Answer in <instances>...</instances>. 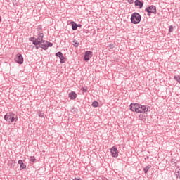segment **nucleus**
Masks as SVG:
<instances>
[{
    "mask_svg": "<svg viewBox=\"0 0 180 180\" xmlns=\"http://www.w3.org/2000/svg\"><path fill=\"white\" fill-rule=\"evenodd\" d=\"M4 120L8 123H13V122H18V115L13 112H7L4 115Z\"/></svg>",
    "mask_w": 180,
    "mask_h": 180,
    "instance_id": "nucleus-1",
    "label": "nucleus"
},
{
    "mask_svg": "<svg viewBox=\"0 0 180 180\" xmlns=\"http://www.w3.org/2000/svg\"><path fill=\"white\" fill-rule=\"evenodd\" d=\"M131 22L134 25H137L141 22V15L139 13H134L131 16Z\"/></svg>",
    "mask_w": 180,
    "mask_h": 180,
    "instance_id": "nucleus-2",
    "label": "nucleus"
},
{
    "mask_svg": "<svg viewBox=\"0 0 180 180\" xmlns=\"http://www.w3.org/2000/svg\"><path fill=\"white\" fill-rule=\"evenodd\" d=\"M145 12L148 13V16H151V13L157 14V7L154 5L150 6L145 9Z\"/></svg>",
    "mask_w": 180,
    "mask_h": 180,
    "instance_id": "nucleus-3",
    "label": "nucleus"
},
{
    "mask_svg": "<svg viewBox=\"0 0 180 180\" xmlns=\"http://www.w3.org/2000/svg\"><path fill=\"white\" fill-rule=\"evenodd\" d=\"M39 45L43 50H47L49 47H53V43L44 40L41 41Z\"/></svg>",
    "mask_w": 180,
    "mask_h": 180,
    "instance_id": "nucleus-4",
    "label": "nucleus"
},
{
    "mask_svg": "<svg viewBox=\"0 0 180 180\" xmlns=\"http://www.w3.org/2000/svg\"><path fill=\"white\" fill-rule=\"evenodd\" d=\"M140 106H141V104H139L136 103H131L129 105L130 110H131L132 112H136V113H139Z\"/></svg>",
    "mask_w": 180,
    "mask_h": 180,
    "instance_id": "nucleus-5",
    "label": "nucleus"
},
{
    "mask_svg": "<svg viewBox=\"0 0 180 180\" xmlns=\"http://www.w3.org/2000/svg\"><path fill=\"white\" fill-rule=\"evenodd\" d=\"M15 61L18 64H23V56L22 54L18 53L15 56Z\"/></svg>",
    "mask_w": 180,
    "mask_h": 180,
    "instance_id": "nucleus-6",
    "label": "nucleus"
},
{
    "mask_svg": "<svg viewBox=\"0 0 180 180\" xmlns=\"http://www.w3.org/2000/svg\"><path fill=\"white\" fill-rule=\"evenodd\" d=\"M91 58H92V51H86L84 56V61H89Z\"/></svg>",
    "mask_w": 180,
    "mask_h": 180,
    "instance_id": "nucleus-7",
    "label": "nucleus"
},
{
    "mask_svg": "<svg viewBox=\"0 0 180 180\" xmlns=\"http://www.w3.org/2000/svg\"><path fill=\"white\" fill-rule=\"evenodd\" d=\"M148 112V106H146V105H140L139 107V110H138V113H146L147 114V112Z\"/></svg>",
    "mask_w": 180,
    "mask_h": 180,
    "instance_id": "nucleus-8",
    "label": "nucleus"
},
{
    "mask_svg": "<svg viewBox=\"0 0 180 180\" xmlns=\"http://www.w3.org/2000/svg\"><path fill=\"white\" fill-rule=\"evenodd\" d=\"M110 153L112 155V157H118L119 156V151L117 150V148L113 146L111 149H110Z\"/></svg>",
    "mask_w": 180,
    "mask_h": 180,
    "instance_id": "nucleus-9",
    "label": "nucleus"
},
{
    "mask_svg": "<svg viewBox=\"0 0 180 180\" xmlns=\"http://www.w3.org/2000/svg\"><path fill=\"white\" fill-rule=\"evenodd\" d=\"M18 164L20 165V171H22V169H26V165L23 163L22 160H19Z\"/></svg>",
    "mask_w": 180,
    "mask_h": 180,
    "instance_id": "nucleus-10",
    "label": "nucleus"
},
{
    "mask_svg": "<svg viewBox=\"0 0 180 180\" xmlns=\"http://www.w3.org/2000/svg\"><path fill=\"white\" fill-rule=\"evenodd\" d=\"M144 5V3L140 0H136L135 1V6H139V9H141L143 8V6Z\"/></svg>",
    "mask_w": 180,
    "mask_h": 180,
    "instance_id": "nucleus-11",
    "label": "nucleus"
},
{
    "mask_svg": "<svg viewBox=\"0 0 180 180\" xmlns=\"http://www.w3.org/2000/svg\"><path fill=\"white\" fill-rule=\"evenodd\" d=\"M77 93H75V91H72L70 93H69V98L70 99L74 100V99H77Z\"/></svg>",
    "mask_w": 180,
    "mask_h": 180,
    "instance_id": "nucleus-12",
    "label": "nucleus"
},
{
    "mask_svg": "<svg viewBox=\"0 0 180 180\" xmlns=\"http://www.w3.org/2000/svg\"><path fill=\"white\" fill-rule=\"evenodd\" d=\"M43 37H44V34H43V32H39L37 39L40 43V41H43Z\"/></svg>",
    "mask_w": 180,
    "mask_h": 180,
    "instance_id": "nucleus-13",
    "label": "nucleus"
},
{
    "mask_svg": "<svg viewBox=\"0 0 180 180\" xmlns=\"http://www.w3.org/2000/svg\"><path fill=\"white\" fill-rule=\"evenodd\" d=\"M70 23L72 25V30H77V29H78V25L75 23V22L72 21Z\"/></svg>",
    "mask_w": 180,
    "mask_h": 180,
    "instance_id": "nucleus-14",
    "label": "nucleus"
},
{
    "mask_svg": "<svg viewBox=\"0 0 180 180\" xmlns=\"http://www.w3.org/2000/svg\"><path fill=\"white\" fill-rule=\"evenodd\" d=\"M32 44H34V46H39V44H40V42L37 39V38H34V40H32Z\"/></svg>",
    "mask_w": 180,
    "mask_h": 180,
    "instance_id": "nucleus-15",
    "label": "nucleus"
},
{
    "mask_svg": "<svg viewBox=\"0 0 180 180\" xmlns=\"http://www.w3.org/2000/svg\"><path fill=\"white\" fill-rule=\"evenodd\" d=\"M91 106H93V108H98L99 106V103L96 101H94L92 103Z\"/></svg>",
    "mask_w": 180,
    "mask_h": 180,
    "instance_id": "nucleus-16",
    "label": "nucleus"
},
{
    "mask_svg": "<svg viewBox=\"0 0 180 180\" xmlns=\"http://www.w3.org/2000/svg\"><path fill=\"white\" fill-rule=\"evenodd\" d=\"M150 168H151V165H148V166H146L144 169V173L147 174V172H148V170L150 169Z\"/></svg>",
    "mask_w": 180,
    "mask_h": 180,
    "instance_id": "nucleus-17",
    "label": "nucleus"
},
{
    "mask_svg": "<svg viewBox=\"0 0 180 180\" xmlns=\"http://www.w3.org/2000/svg\"><path fill=\"white\" fill-rule=\"evenodd\" d=\"M59 58L60 60V64H64V63H65V61L64 60H65V57H64L63 55L62 56H60Z\"/></svg>",
    "mask_w": 180,
    "mask_h": 180,
    "instance_id": "nucleus-18",
    "label": "nucleus"
},
{
    "mask_svg": "<svg viewBox=\"0 0 180 180\" xmlns=\"http://www.w3.org/2000/svg\"><path fill=\"white\" fill-rule=\"evenodd\" d=\"M73 43H74V46L75 47H78V46H79V42H78V41H77L76 39L73 40Z\"/></svg>",
    "mask_w": 180,
    "mask_h": 180,
    "instance_id": "nucleus-19",
    "label": "nucleus"
},
{
    "mask_svg": "<svg viewBox=\"0 0 180 180\" xmlns=\"http://www.w3.org/2000/svg\"><path fill=\"white\" fill-rule=\"evenodd\" d=\"M30 162H36V158L34 156L30 157Z\"/></svg>",
    "mask_w": 180,
    "mask_h": 180,
    "instance_id": "nucleus-20",
    "label": "nucleus"
},
{
    "mask_svg": "<svg viewBox=\"0 0 180 180\" xmlns=\"http://www.w3.org/2000/svg\"><path fill=\"white\" fill-rule=\"evenodd\" d=\"M172 32H174V26L170 25V26L169 27V33H172Z\"/></svg>",
    "mask_w": 180,
    "mask_h": 180,
    "instance_id": "nucleus-21",
    "label": "nucleus"
},
{
    "mask_svg": "<svg viewBox=\"0 0 180 180\" xmlns=\"http://www.w3.org/2000/svg\"><path fill=\"white\" fill-rule=\"evenodd\" d=\"M56 57H61L63 56V53L61 51H58L56 53Z\"/></svg>",
    "mask_w": 180,
    "mask_h": 180,
    "instance_id": "nucleus-22",
    "label": "nucleus"
},
{
    "mask_svg": "<svg viewBox=\"0 0 180 180\" xmlns=\"http://www.w3.org/2000/svg\"><path fill=\"white\" fill-rule=\"evenodd\" d=\"M81 91L83 92H87L88 91V87H82Z\"/></svg>",
    "mask_w": 180,
    "mask_h": 180,
    "instance_id": "nucleus-23",
    "label": "nucleus"
},
{
    "mask_svg": "<svg viewBox=\"0 0 180 180\" xmlns=\"http://www.w3.org/2000/svg\"><path fill=\"white\" fill-rule=\"evenodd\" d=\"M39 117L44 118V113L40 112V113L39 114Z\"/></svg>",
    "mask_w": 180,
    "mask_h": 180,
    "instance_id": "nucleus-24",
    "label": "nucleus"
},
{
    "mask_svg": "<svg viewBox=\"0 0 180 180\" xmlns=\"http://www.w3.org/2000/svg\"><path fill=\"white\" fill-rule=\"evenodd\" d=\"M108 47H109L110 49H114V48H115V46L113 45V44H110L108 46Z\"/></svg>",
    "mask_w": 180,
    "mask_h": 180,
    "instance_id": "nucleus-25",
    "label": "nucleus"
},
{
    "mask_svg": "<svg viewBox=\"0 0 180 180\" xmlns=\"http://www.w3.org/2000/svg\"><path fill=\"white\" fill-rule=\"evenodd\" d=\"M35 47H36V49H37V50H39V49H41V45H40L39 44V45H37V46H35Z\"/></svg>",
    "mask_w": 180,
    "mask_h": 180,
    "instance_id": "nucleus-26",
    "label": "nucleus"
},
{
    "mask_svg": "<svg viewBox=\"0 0 180 180\" xmlns=\"http://www.w3.org/2000/svg\"><path fill=\"white\" fill-rule=\"evenodd\" d=\"M129 4H134V0H128Z\"/></svg>",
    "mask_w": 180,
    "mask_h": 180,
    "instance_id": "nucleus-27",
    "label": "nucleus"
},
{
    "mask_svg": "<svg viewBox=\"0 0 180 180\" xmlns=\"http://www.w3.org/2000/svg\"><path fill=\"white\" fill-rule=\"evenodd\" d=\"M33 40H34V37H31V38H29V41H33Z\"/></svg>",
    "mask_w": 180,
    "mask_h": 180,
    "instance_id": "nucleus-28",
    "label": "nucleus"
},
{
    "mask_svg": "<svg viewBox=\"0 0 180 180\" xmlns=\"http://www.w3.org/2000/svg\"><path fill=\"white\" fill-rule=\"evenodd\" d=\"M73 180H82V179H81V178H75Z\"/></svg>",
    "mask_w": 180,
    "mask_h": 180,
    "instance_id": "nucleus-29",
    "label": "nucleus"
},
{
    "mask_svg": "<svg viewBox=\"0 0 180 180\" xmlns=\"http://www.w3.org/2000/svg\"><path fill=\"white\" fill-rule=\"evenodd\" d=\"M82 25L81 24L77 25V27H81Z\"/></svg>",
    "mask_w": 180,
    "mask_h": 180,
    "instance_id": "nucleus-30",
    "label": "nucleus"
},
{
    "mask_svg": "<svg viewBox=\"0 0 180 180\" xmlns=\"http://www.w3.org/2000/svg\"><path fill=\"white\" fill-rule=\"evenodd\" d=\"M139 118H140V119H143V115H139Z\"/></svg>",
    "mask_w": 180,
    "mask_h": 180,
    "instance_id": "nucleus-31",
    "label": "nucleus"
}]
</instances>
